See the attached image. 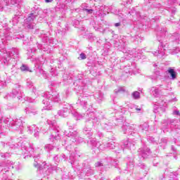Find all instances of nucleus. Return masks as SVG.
<instances>
[{"label":"nucleus","instance_id":"f257e3e1","mask_svg":"<svg viewBox=\"0 0 180 180\" xmlns=\"http://www.w3.org/2000/svg\"><path fill=\"white\" fill-rule=\"evenodd\" d=\"M168 72L171 76L172 79H175V78H176V72L175 70H174V69H169Z\"/></svg>","mask_w":180,"mask_h":180},{"label":"nucleus","instance_id":"f03ea898","mask_svg":"<svg viewBox=\"0 0 180 180\" xmlns=\"http://www.w3.org/2000/svg\"><path fill=\"white\" fill-rule=\"evenodd\" d=\"M150 91L153 96H158V95H160V91H158V89L156 87H152Z\"/></svg>","mask_w":180,"mask_h":180},{"label":"nucleus","instance_id":"7ed1b4c3","mask_svg":"<svg viewBox=\"0 0 180 180\" xmlns=\"http://www.w3.org/2000/svg\"><path fill=\"white\" fill-rule=\"evenodd\" d=\"M132 96L134 99H140V92L134 91V93H132Z\"/></svg>","mask_w":180,"mask_h":180},{"label":"nucleus","instance_id":"20e7f679","mask_svg":"<svg viewBox=\"0 0 180 180\" xmlns=\"http://www.w3.org/2000/svg\"><path fill=\"white\" fill-rule=\"evenodd\" d=\"M80 58H81V60H85L86 58V56H85V53H81L80 54Z\"/></svg>","mask_w":180,"mask_h":180},{"label":"nucleus","instance_id":"39448f33","mask_svg":"<svg viewBox=\"0 0 180 180\" xmlns=\"http://www.w3.org/2000/svg\"><path fill=\"white\" fill-rule=\"evenodd\" d=\"M20 70L22 71H27V68L26 67V65H23L21 68Z\"/></svg>","mask_w":180,"mask_h":180},{"label":"nucleus","instance_id":"423d86ee","mask_svg":"<svg viewBox=\"0 0 180 180\" xmlns=\"http://www.w3.org/2000/svg\"><path fill=\"white\" fill-rule=\"evenodd\" d=\"M173 114L174 115H176L177 116H179L180 115V113H179V110H174L173 112Z\"/></svg>","mask_w":180,"mask_h":180},{"label":"nucleus","instance_id":"0eeeda50","mask_svg":"<svg viewBox=\"0 0 180 180\" xmlns=\"http://www.w3.org/2000/svg\"><path fill=\"white\" fill-rule=\"evenodd\" d=\"M86 12H87L88 13H92V9H85Z\"/></svg>","mask_w":180,"mask_h":180},{"label":"nucleus","instance_id":"6e6552de","mask_svg":"<svg viewBox=\"0 0 180 180\" xmlns=\"http://www.w3.org/2000/svg\"><path fill=\"white\" fill-rule=\"evenodd\" d=\"M115 26L117 27L118 26H120V22L115 23Z\"/></svg>","mask_w":180,"mask_h":180},{"label":"nucleus","instance_id":"1a4fd4ad","mask_svg":"<svg viewBox=\"0 0 180 180\" xmlns=\"http://www.w3.org/2000/svg\"><path fill=\"white\" fill-rule=\"evenodd\" d=\"M45 1L49 4V2H53V0H45Z\"/></svg>","mask_w":180,"mask_h":180},{"label":"nucleus","instance_id":"9d476101","mask_svg":"<svg viewBox=\"0 0 180 180\" xmlns=\"http://www.w3.org/2000/svg\"><path fill=\"white\" fill-rule=\"evenodd\" d=\"M96 167H101V163H96Z\"/></svg>","mask_w":180,"mask_h":180},{"label":"nucleus","instance_id":"9b49d317","mask_svg":"<svg viewBox=\"0 0 180 180\" xmlns=\"http://www.w3.org/2000/svg\"><path fill=\"white\" fill-rule=\"evenodd\" d=\"M28 27H29L30 29H33V27H30V25H28Z\"/></svg>","mask_w":180,"mask_h":180}]
</instances>
